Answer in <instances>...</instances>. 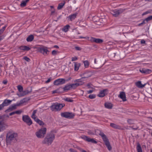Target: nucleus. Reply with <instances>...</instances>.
Returning a JSON list of instances; mask_svg holds the SVG:
<instances>
[{
	"label": "nucleus",
	"instance_id": "49530a36",
	"mask_svg": "<svg viewBox=\"0 0 152 152\" xmlns=\"http://www.w3.org/2000/svg\"><path fill=\"white\" fill-rule=\"evenodd\" d=\"M128 123H133L134 122V121L131 119H128L127 121Z\"/></svg>",
	"mask_w": 152,
	"mask_h": 152
},
{
	"label": "nucleus",
	"instance_id": "9b49d317",
	"mask_svg": "<svg viewBox=\"0 0 152 152\" xmlns=\"http://www.w3.org/2000/svg\"><path fill=\"white\" fill-rule=\"evenodd\" d=\"M46 131L45 128H42L39 130V138H43L46 133Z\"/></svg>",
	"mask_w": 152,
	"mask_h": 152
},
{
	"label": "nucleus",
	"instance_id": "393cba45",
	"mask_svg": "<svg viewBox=\"0 0 152 152\" xmlns=\"http://www.w3.org/2000/svg\"><path fill=\"white\" fill-rule=\"evenodd\" d=\"M74 63L75 64L74 69L75 71H77L80 66V64L75 62Z\"/></svg>",
	"mask_w": 152,
	"mask_h": 152
},
{
	"label": "nucleus",
	"instance_id": "4c0bfd02",
	"mask_svg": "<svg viewBox=\"0 0 152 152\" xmlns=\"http://www.w3.org/2000/svg\"><path fill=\"white\" fill-rule=\"evenodd\" d=\"M83 63L85 67H88L89 66V62L88 61H83Z\"/></svg>",
	"mask_w": 152,
	"mask_h": 152
},
{
	"label": "nucleus",
	"instance_id": "c9c22d12",
	"mask_svg": "<svg viewBox=\"0 0 152 152\" xmlns=\"http://www.w3.org/2000/svg\"><path fill=\"white\" fill-rule=\"evenodd\" d=\"M27 2L28 1H26V0H25V1H22L20 4L21 7H24L26 5V4Z\"/></svg>",
	"mask_w": 152,
	"mask_h": 152
},
{
	"label": "nucleus",
	"instance_id": "a19ab883",
	"mask_svg": "<svg viewBox=\"0 0 152 152\" xmlns=\"http://www.w3.org/2000/svg\"><path fill=\"white\" fill-rule=\"evenodd\" d=\"M58 52L57 51L53 50L52 52V54L53 55L55 56L57 54Z\"/></svg>",
	"mask_w": 152,
	"mask_h": 152
},
{
	"label": "nucleus",
	"instance_id": "72a5a7b5",
	"mask_svg": "<svg viewBox=\"0 0 152 152\" xmlns=\"http://www.w3.org/2000/svg\"><path fill=\"white\" fill-rule=\"evenodd\" d=\"M71 86L70 85H67L64 87L63 89L64 91L69 90L71 88Z\"/></svg>",
	"mask_w": 152,
	"mask_h": 152
},
{
	"label": "nucleus",
	"instance_id": "a878e982",
	"mask_svg": "<svg viewBox=\"0 0 152 152\" xmlns=\"http://www.w3.org/2000/svg\"><path fill=\"white\" fill-rule=\"evenodd\" d=\"M34 39V37L33 35H29L26 38V41L28 42H31Z\"/></svg>",
	"mask_w": 152,
	"mask_h": 152
},
{
	"label": "nucleus",
	"instance_id": "4be33fe9",
	"mask_svg": "<svg viewBox=\"0 0 152 152\" xmlns=\"http://www.w3.org/2000/svg\"><path fill=\"white\" fill-rule=\"evenodd\" d=\"M7 127L6 124H0V132L5 129Z\"/></svg>",
	"mask_w": 152,
	"mask_h": 152
},
{
	"label": "nucleus",
	"instance_id": "c85d7f7f",
	"mask_svg": "<svg viewBox=\"0 0 152 152\" xmlns=\"http://www.w3.org/2000/svg\"><path fill=\"white\" fill-rule=\"evenodd\" d=\"M81 83L80 84L76 83H75L72 84L70 85L71 88L75 89L78 86L81 85Z\"/></svg>",
	"mask_w": 152,
	"mask_h": 152
},
{
	"label": "nucleus",
	"instance_id": "a211bd4d",
	"mask_svg": "<svg viewBox=\"0 0 152 152\" xmlns=\"http://www.w3.org/2000/svg\"><path fill=\"white\" fill-rule=\"evenodd\" d=\"M91 42H95L97 43H101L103 42V40L99 39H96L94 37H91L90 39Z\"/></svg>",
	"mask_w": 152,
	"mask_h": 152
},
{
	"label": "nucleus",
	"instance_id": "cd10ccee",
	"mask_svg": "<svg viewBox=\"0 0 152 152\" xmlns=\"http://www.w3.org/2000/svg\"><path fill=\"white\" fill-rule=\"evenodd\" d=\"M65 3V2L64 1L63 2L59 3L57 9L58 10L61 9L63 7V6L64 5Z\"/></svg>",
	"mask_w": 152,
	"mask_h": 152
},
{
	"label": "nucleus",
	"instance_id": "0e129e2a",
	"mask_svg": "<svg viewBox=\"0 0 152 152\" xmlns=\"http://www.w3.org/2000/svg\"><path fill=\"white\" fill-rule=\"evenodd\" d=\"M54 47L55 48H59L58 46L57 45H55V46H54Z\"/></svg>",
	"mask_w": 152,
	"mask_h": 152
},
{
	"label": "nucleus",
	"instance_id": "09e8293b",
	"mask_svg": "<svg viewBox=\"0 0 152 152\" xmlns=\"http://www.w3.org/2000/svg\"><path fill=\"white\" fill-rule=\"evenodd\" d=\"M50 11L51 12V15H53L55 12V9H51Z\"/></svg>",
	"mask_w": 152,
	"mask_h": 152
},
{
	"label": "nucleus",
	"instance_id": "6e6552de",
	"mask_svg": "<svg viewBox=\"0 0 152 152\" xmlns=\"http://www.w3.org/2000/svg\"><path fill=\"white\" fill-rule=\"evenodd\" d=\"M75 115L74 113L69 112L62 113H61V116L67 118H73Z\"/></svg>",
	"mask_w": 152,
	"mask_h": 152
},
{
	"label": "nucleus",
	"instance_id": "338daca9",
	"mask_svg": "<svg viewBox=\"0 0 152 152\" xmlns=\"http://www.w3.org/2000/svg\"><path fill=\"white\" fill-rule=\"evenodd\" d=\"M143 25V24H142V23H140L139 24H138V26H141V25Z\"/></svg>",
	"mask_w": 152,
	"mask_h": 152
},
{
	"label": "nucleus",
	"instance_id": "c756f323",
	"mask_svg": "<svg viewBox=\"0 0 152 152\" xmlns=\"http://www.w3.org/2000/svg\"><path fill=\"white\" fill-rule=\"evenodd\" d=\"M70 27V26L69 25H67L64 27L62 30L65 32H66L68 31Z\"/></svg>",
	"mask_w": 152,
	"mask_h": 152
},
{
	"label": "nucleus",
	"instance_id": "5fc2aeb1",
	"mask_svg": "<svg viewBox=\"0 0 152 152\" xmlns=\"http://www.w3.org/2000/svg\"><path fill=\"white\" fill-rule=\"evenodd\" d=\"M51 80V78H49L47 81H45V83H49V82H50Z\"/></svg>",
	"mask_w": 152,
	"mask_h": 152
},
{
	"label": "nucleus",
	"instance_id": "dca6fc26",
	"mask_svg": "<svg viewBox=\"0 0 152 152\" xmlns=\"http://www.w3.org/2000/svg\"><path fill=\"white\" fill-rule=\"evenodd\" d=\"M107 93L108 90L107 89H105L100 91L98 96L99 97H102L104 96Z\"/></svg>",
	"mask_w": 152,
	"mask_h": 152
},
{
	"label": "nucleus",
	"instance_id": "79ce46f5",
	"mask_svg": "<svg viewBox=\"0 0 152 152\" xmlns=\"http://www.w3.org/2000/svg\"><path fill=\"white\" fill-rule=\"evenodd\" d=\"M96 97V95L94 94H91L89 96V98L91 99L94 98Z\"/></svg>",
	"mask_w": 152,
	"mask_h": 152
},
{
	"label": "nucleus",
	"instance_id": "c03bdc74",
	"mask_svg": "<svg viewBox=\"0 0 152 152\" xmlns=\"http://www.w3.org/2000/svg\"><path fill=\"white\" fill-rule=\"evenodd\" d=\"M21 112L22 111L20 110H17L16 111H15V114H20L21 113Z\"/></svg>",
	"mask_w": 152,
	"mask_h": 152
},
{
	"label": "nucleus",
	"instance_id": "0eeeda50",
	"mask_svg": "<svg viewBox=\"0 0 152 152\" xmlns=\"http://www.w3.org/2000/svg\"><path fill=\"white\" fill-rule=\"evenodd\" d=\"M124 11V10L120 9L119 10L115 9L112 10L111 11V13L112 15L115 17H117Z\"/></svg>",
	"mask_w": 152,
	"mask_h": 152
},
{
	"label": "nucleus",
	"instance_id": "f3484780",
	"mask_svg": "<svg viewBox=\"0 0 152 152\" xmlns=\"http://www.w3.org/2000/svg\"><path fill=\"white\" fill-rule=\"evenodd\" d=\"M39 51L42 53L44 55H47L49 53V51L46 49L44 48H40L39 47Z\"/></svg>",
	"mask_w": 152,
	"mask_h": 152
},
{
	"label": "nucleus",
	"instance_id": "7ed1b4c3",
	"mask_svg": "<svg viewBox=\"0 0 152 152\" xmlns=\"http://www.w3.org/2000/svg\"><path fill=\"white\" fill-rule=\"evenodd\" d=\"M55 137L54 133L52 132L48 133L43 141V143L48 145H50L53 142Z\"/></svg>",
	"mask_w": 152,
	"mask_h": 152
},
{
	"label": "nucleus",
	"instance_id": "37998d69",
	"mask_svg": "<svg viewBox=\"0 0 152 152\" xmlns=\"http://www.w3.org/2000/svg\"><path fill=\"white\" fill-rule=\"evenodd\" d=\"M23 59L27 62H29L30 61V59L26 56L23 57Z\"/></svg>",
	"mask_w": 152,
	"mask_h": 152
},
{
	"label": "nucleus",
	"instance_id": "de8ad7c7",
	"mask_svg": "<svg viewBox=\"0 0 152 152\" xmlns=\"http://www.w3.org/2000/svg\"><path fill=\"white\" fill-rule=\"evenodd\" d=\"M75 48L77 50H81L80 48L78 46L75 47Z\"/></svg>",
	"mask_w": 152,
	"mask_h": 152
},
{
	"label": "nucleus",
	"instance_id": "2eb2a0df",
	"mask_svg": "<svg viewBox=\"0 0 152 152\" xmlns=\"http://www.w3.org/2000/svg\"><path fill=\"white\" fill-rule=\"evenodd\" d=\"M23 121L26 123L32 124V121L29 116L27 115H23L22 117Z\"/></svg>",
	"mask_w": 152,
	"mask_h": 152
},
{
	"label": "nucleus",
	"instance_id": "f257e3e1",
	"mask_svg": "<svg viewBox=\"0 0 152 152\" xmlns=\"http://www.w3.org/2000/svg\"><path fill=\"white\" fill-rule=\"evenodd\" d=\"M17 136L16 133L12 131L9 132L6 136V141L7 144H10L16 141Z\"/></svg>",
	"mask_w": 152,
	"mask_h": 152
},
{
	"label": "nucleus",
	"instance_id": "ddd939ff",
	"mask_svg": "<svg viewBox=\"0 0 152 152\" xmlns=\"http://www.w3.org/2000/svg\"><path fill=\"white\" fill-rule=\"evenodd\" d=\"M81 137L83 139L86 140L88 142H91L92 143H96L97 142L94 139L85 136H83Z\"/></svg>",
	"mask_w": 152,
	"mask_h": 152
},
{
	"label": "nucleus",
	"instance_id": "ea45409f",
	"mask_svg": "<svg viewBox=\"0 0 152 152\" xmlns=\"http://www.w3.org/2000/svg\"><path fill=\"white\" fill-rule=\"evenodd\" d=\"M146 23H147L148 21L152 20V16H150L145 19Z\"/></svg>",
	"mask_w": 152,
	"mask_h": 152
},
{
	"label": "nucleus",
	"instance_id": "2f4dec72",
	"mask_svg": "<svg viewBox=\"0 0 152 152\" xmlns=\"http://www.w3.org/2000/svg\"><path fill=\"white\" fill-rule=\"evenodd\" d=\"M151 70L149 69H147L145 70H143V69H140V71L142 73H149V72H151Z\"/></svg>",
	"mask_w": 152,
	"mask_h": 152
},
{
	"label": "nucleus",
	"instance_id": "f03ea898",
	"mask_svg": "<svg viewBox=\"0 0 152 152\" xmlns=\"http://www.w3.org/2000/svg\"><path fill=\"white\" fill-rule=\"evenodd\" d=\"M95 132L96 134V135H99L102 137L103 141H104L107 149L109 150L110 151L112 149V147L110 145L109 140L107 138L106 136L103 133L101 132L99 130H96L95 131Z\"/></svg>",
	"mask_w": 152,
	"mask_h": 152
},
{
	"label": "nucleus",
	"instance_id": "473e14b6",
	"mask_svg": "<svg viewBox=\"0 0 152 152\" xmlns=\"http://www.w3.org/2000/svg\"><path fill=\"white\" fill-rule=\"evenodd\" d=\"M137 149L138 152H142L141 148L139 143L137 144Z\"/></svg>",
	"mask_w": 152,
	"mask_h": 152
},
{
	"label": "nucleus",
	"instance_id": "4d7b16f0",
	"mask_svg": "<svg viewBox=\"0 0 152 152\" xmlns=\"http://www.w3.org/2000/svg\"><path fill=\"white\" fill-rule=\"evenodd\" d=\"M146 19H145L142 22V23H142V24L143 25V24H144L145 23H146Z\"/></svg>",
	"mask_w": 152,
	"mask_h": 152
},
{
	"label": "nucleus",
	"instance_id": "f704fd0d",
	"mask_svg": "<svg viewBox=\"0 0 152 152\" xmlns=\"http://www.w3.org/2000/svg\"><path fill=\"white\" fill-rule=\"evenodd\" d=\"M111 127L116 129H120V127L119 126L117 125V124H110Z\"/></svg>",
	"mask_w": 152,
	"mask_h": 152
},
{
	"label": "nucleus",
	"instance_id": "aec40b11",
	"mask_svg": "<svg viewBox=\"0 0 152 152\" xmlns=\"http://www.w3.org/2000/svg\"><path fill=\"white\" fill-rule=\"evenodd\" d=\"M37 110H34L31 115V118H33L37 123H38V119L36 118L35 116V114L37 113Z\"/></svg>",
	"mask_w": 152,
	"mask_h": 152
},
{
	"label": "nucleus",
	"instance_id": "20e7f679",
	"mask_svg": "<svg viewBox=\"0 0 152 152\" xmlns=\"http://www.w3.org/2000/svg\"><path fill=\"white\" fill-rule=\"evenodd\" d=\"M64 106V104L55 103H53L51 106L50 109L53 111H58L61 110Z\"/></svg>",
	"mask_w": 152,
	"mask_h": 152
},
{
	"label": "nucleus",
	"instance_id": "e2e57ef3",
	"mask_svg": "<svg viewBox=\"0 0 152 152\" xmlns=\"http://www.w3.org/2000/svg\"><path fill=\"white\" fill-rule=\"evenodd\" d=\"M50 7L51 8V9H54L53 6H50Z\"/></svg>",
	"mask_w": 152,
	"mask_h": 152
},
{
	"label": "nucleus",
	"instance_id": "774afa93",
	"mask_svg": "<svg viewBox=\"0 0 152 152\" xmlns=\"http://www.w3.org/2000/svg\"><path fill=\"white\" fill-rule=\"evenodd\" d=\"M112 56H113L114 57H115V53H113V54H112Z\"/></svg>",
	"mask_w": 152,
	"mask_h": 152
},
{
	"label": "nucleus",
	"instance_id": "9d476101",
	"mask_svg": "<svg viewBox=\"0 0 152 152\" xmlns=\"http://www.w3.org/2000/svg\"><path fill=\"white\" fill-rule=\"evenodd\" d=\"M92 73L90 71H87L85 72L80 75V76L82 77V78H88L92 75Z\"/></svg>",
	"mask_w": 152,
	"mask_h": 152
},
{
	"label": "nucleus",
	"instance_id": "f8f14e48",
	"mask_svg": "<svg viewBox=\"0 0 152 152\" xmlns=\"http://www.w3.org/2000/svg\"><path fill=\"white\" fill-rule=\"evenodd\" d=\"M65 83V80L64 79H58L55 80L54 82V85L58 86L64 84Z\"/></svg>",
	"mask_w": 152,
	"mask_h": 152
},
{
	"label": "nucleus",
	"instance_id": "3c124183",
	"mask_svg": "<svg viewBox=\"0 0 152 152\" xmlns=\"http://www.w3.org/2000/svg\"><path fill=\"white\" fill-rule=\"evenodd\" d=\"M150 13H151V12L149 11H147L143 13L142 14V15H145L146 14H147Z\"/></svg>",
	"mask_w": 152,
	"mask_h": 152
},
{
	"label": "nucleus",
	"instance_id": "5701e85b",
	"mask_svg": "<svg viewBox=\"0 0 152 152\" xmlns=\"http://www.w3.org/2000/svg\"><path fill=\"white\" fill-rule=\"evenodd\" d=\"M77 13H75L72 15L69 16L68 18L70 19V20L72 21L73 20H74L76 17L77 16Z\"/></svg>",
	"mask_w": 152,
	"mask_h": 152
},
{
	"label": "nucleus",
	"instance_id": "b1692460",
	"mask_svg": "<svg viewBox=\"0 0 152 152\" xmlns=\"http://www.w3.org/2000/svg\"><path fill=\"white\" fill-rule=\"evenodd\" d=\"M105 107L108 109H111L113 107V104L110 103L106 102L104 104Z\"/></svg>",
	"mask_w": 152,
	"mask_h": 152
},
{
	"label": "nucleus",
	"instance_id": "052dcab7",
	"mask_svg": "<svg viewBox=\"0 0 152 152\" xmlns=\"http://www.w3.org/2000/svg\"><path fill=\"white\" fill-rule=\"evenodd\" d=\"M3 83L4 84H6L7 83V81L6 80H4L3 81Z\"/></svg>",
	"mask_w": 152,
	"mask_h": 152
},
{
	"label": "nucleus",
	"instance_id": "39448f33",
	"mask_svg": "<svg viewBox=\"0 0 152 152\" xmlns=\"http://www.w3.org/2000/svg\"><path fill=\"white\" fill-rule=\"evenodd\" d=\"M17 88L19 91L20 92L19 93L17 94L18 96L19 97L23 96L29 93V92L28 90L23 91V87L20 85L18 86Z\"/></svg>",
	"mask_w": 152,
	"mask_h": 152
},
{
	"label": "nucleus",
	"instance_id": "69168bd1",
	"mask_svg": "<svg viewBox=\"0 0 152 152\" xmlns=\"http://www.w3.org/2000/svg\"><path fill=\"white\" fill-rule=\"evenodd\" d=\"M79 38H84L85 39L86 38V37H83L81 36H80L79 37Z\"/></svg>",
	"mask_w": 152,
	"mask_h": 152
},
{
	"label": "nucleus",
	"instance_id": "423d86ee",
	"mask_svg": "<svg viewBox=\"0 0 152 152\" xmlns=\"http://www.w3.org/2000/svg\"><path fill=\"white\" fill-rule=\"evenodd\" d=\"M24 102V99H22L19 102H17L16 104H13L10 106L7 110L9 111L13 110L16 109L17 108V107L20 106Z\"/></svg>",
	"mask_w": 152,
	"mask_h": 152
},
{
	"label": "nucleus",
	"instance_id": "e433bc0d",
	"mask_svg": "<svg viewBox=\"0 0 152 152\" xmlns=\"http://www.w3.org/2000/svg\"><path fill=\"white\" fill-rule=\"evenodd\" d=\"M64 100L65 101L70 102H73V100L71 99L70 98L67 97L64 98Z\"/></svg>",
	"mask_w": 152,
	"mask_h": 152
},
{
	"label": "nucleus",
	"instance_id": "7c9ffc66",
	"mask_svg": "<svg viewBox=\"0 0 152 152\" xmlns=\"http://www.w3.org/2000/svg\"><path fill=\"white\" fill-rule=\"evenodd\" d=\"M74 82H76L77 83H81V85L84 83L81 79L76 80H74Z\"/></svg>",
	"mask_w": 152,
	"mask_h": 152
},
{
	"label": "nucleus",
	"instance_id": "412c9836",
	"mask_svg": "<svg viewBox=\"0 0 152 152\" xmlns=\"http://www.w3.org/2000/svg\"><path fill=\"white\" fill-rule=\"evenodd\" d=\"M146 84L145 83L144 85H142L141 84V82L140 81H138L136 83V86L140 88H142L144 87Z\"/></svg>",
	"mask_w": 152,
	"mask_h": 152
},
{
	"label": "nucleus",
	"instance_id": "1a4fd4ad",
	"mask_svg": "<svg viewBox=\"0 0 152 152\" xmlns=\"http://www.w3.org/2000/svg\"><path fill=\"white\" fill-rule=\"evenodd\" d=\"M103 65L104 64H102L101 61L100 60H97L96 59H95L94 66L95 68H101Z\"/></svg>",
	"mask_w": 152,
	"mask_h": 152
},
{
	"label": "nucleus",
	"instance_id": "6e6d98bb",
	"mask_svg": "<svg viewBox=\"0 0 152 152\" xmlns=\"http://www.w3.org/2000/svg\"><path fill=\"white\" fill-rule=\"evenodd\" d=\"M145 42L144 39H142L141 41V43L142 44L145 43Z\"/></svg>",
	"mask_w": 152,
	"mask_h": 152
},
{
	"label": "nucleus",
	"instance_id": "680f3d73",
	"mask_svg": "<svg viewBox=\"0 0 152 152\" xmlns=\"http://www.w3.org/2000/svg\"><path fill=\"white\" fill-rule=\"evenodd\" d=\"M38 122H39V124H42V122L41 121H40V120H39Z\"/></svg>",
	"mask_w": 152,
	"mask_h": 152
},
{
	"label": "nucleus",
	"instance_id": "4468645a",
	"mask_svg": "<svg viewBox=\"0 0 152 152\" xmlns=\"http://www.w3.org/2000/svg\"><path fill=\"white\" fill-rule=\"evenodd\" d=\"M12 102L10 100H5L4 102L0 104V110H1L4 106H7L9 105Z\"/></svg>",
	"mask_w": 152,
	"mask_h": 152
},
{
	"label": "nucleus",
	"instance_id": "6ab92c4d",
	"mask_svg": "<svg viewBox=\"0 0 152 152\" xmlns=\"http://www.w3.org/2000/svg\"><path fill=\"white\" fill-rule=\"evenodd\" d=\"M118 97L122 99L123 102L126 101V97L125 93L124 92H120V94L118 96Z\"/></svg>",
	"mask_w": 152,
	"mask_h": 152
},
{
	"label": "nucleus",
	"instance_id": "bb28decb",
	"mask_svg": "<svg viewBox=\"0 0 152 152\" xmlns=\"http://www.w3.org/2000/svg\"><path fill=\"white\" fill-rule=\"evenodd\" d=\"M20 50H28L30 49V48L26 46H21L20 47Z\"/></svg>",
	"mask_w": 152,
	"mask_h": 152
},
{
	"label": "nucleus",
	"instance_id": "58836bf2",
	"mask_svg": "<svg viewBox=\"0 0 152 152\" xmlns=\"http://www.w3.org/2000/svg\"><path fill=\"white\" fill-rule=\"evenodd\" d=\"M6 28V26H4L0 30V35L1 34L3 33V32L5 30Z\"/></svg>",
	"mask_w": 152,
	"mask_h": 152
},
{
	"label": "nucleus",
	"instance_id": "a18cd8bd",
	"mask_svg": "<svg viewBox=\"0 0 152 152\" xmlns=\"http://www.w3.org/2000/svg\"><path fill=\"white\" fill-rule=\"evenodd\" d=\"M77 58L76 57H72V61H74L77 60Z\"/></svg>",
	"mask_w": 152,
	"mask_h": 152
},
{
	"label": "nucleus",
	"instance_id": "bf43d9fd",
	"mask_svg": "<svg viewBox=\"0 0 152 152\" xmlns=\"http://www.w3.org/2000/svg\"><path fill=\"white\" fill-rule=\"evenodd\" d=\"M93 91H94L93 90H90L87 91V92L88 94H90V93H92Z\"/></svg>",
	"mask_w": 152,
	"mask_h": 152
},
{
	"label": "nucleus",
	"instance_id": "864d4df0",
	"mask_svg": "<svg viewBox=\"0 0 152 152\" xmlns=\"http://www.w3.org/2000/svg\"><path fill=\"white\" fill-rule=\"evenodd\" d=\"M87 86L88 87V88H93L91 86V84L90 83H88L87 85Z\"/></svg>",
	"mask_w": 152,
	"mask_h": 152
},
{
	"label": "nucleus",
	"instance_id": "8fccbe9b",
	"mask_svg": "<svg viewBox=\"0 0 152 152\" xmlns=\"http://www.w3.org/2000/svg\"><path fill=\"white\" fill-rule=\"evenodd\" d=\"M69 151L71 152H77L76 150L72 148L70 149Z\"/></svg>",
	"mask_w": 152,
	"mask_h": 152
},
{
	"label": "nucleus",
	"instance_id": "603ef678",
	"mask_svg": "<svg viewBox=\"0 0 152 152\" xmlns=\"http://www.w3.org/2000/svg\"><path fill=\"white\" fill-rule=\"evenodd\" d=\"M132 129L136 130L137 129L138 127L137 126H133L132 127H131Z\"/></svg>",
	"mask_w": 152,
	"mask_h": 152
},
{
	"label": "nucleus",
	"instance_id": "13d9d810",
	"mask_svg": "<svg viewBox=\"0 0 152 152\" xmlns=\"http://www.w3.org/2000/svg\"><path fill=\"white\" fill-rule=\"evenodd\" d=\"M15 114V112H12L10 113L9 114V115H14Z\"/></svg>",
	"mask_w": 152,
	"mask_h": 152
}]
</instances>
